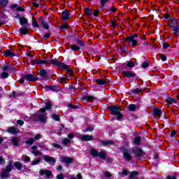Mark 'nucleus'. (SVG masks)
<instances>
[{
    "instance_id": "nucleus-1",
    "label": "nucleus",
    "mask_w": 179,
    "mask_h": 179,
    "mask_svg": "<svg viewBox=\"0 0 179 179\" xmlns=\"http://www.w3.org/2000/svg\"><path fill=\"white\" fill-rule=\"evenodd\" d=\"M120 150H124V152H123V158L127 162H131V160H132V155H131V153H134L136 159H139L143 157V156L146 155V153L143 152V150L139 147H136L132 150H128L125 147H121Z\"/></svg>"
},
{
    "instance_id": "nucleus-2",
    "label": "nucleus",
    "mask_w": 179,
    "mask_h": 179,
    "mask_svg": "<svg viewBox=\"0 0 179 179\" xmlns=\"http://www.w3.org/2000/svg\"><path fill=\"white\" fill-rule=\"evenodd\" d=\"M51 108H52V104L50 101H48L45 103V108H41L35 114L31 115L30 119L34 122H38V121L41 122H45V121H47V117H45V110H51Z\"/></svg>"
},
{
    "instance_id": "nucleus-3",
    "label": "nucleus",
    "mask_w": 179,
    "mask_h": 179,
    "mask_svg": "<svg viewBox=\"0 0 179 179\" xmlns=\"http://www.w3.org/2000/svg\"><path fill=\"white\" fill-rule=\"evenodd\" d=\"M15 19H19L20 24L22 27L19 30V33L23 36H27L29 34V30H30V24H29V20L24 17H22L20 14H17L15 16Z\"/></svg>"
},
{
    "instance_id": "nucleus-4",
    "label": "nucleus",
    "mask_w": 179,
    "mask_h": 179,
    "mask_svg": "<svg viewBox=\"0 0 179 179\" xmlns=\"http://www.w3.org/2000/svg\"><path fill=\"white\" fill-rule=\"evenodd\" d=\"M106 109L110 113V115H116V120L117 121H121L124 118V115L121 113V108L116 105H113L107 106Z\"/></svg>"
},
{
    "instance_id": "nucleus-5",
    "label": "nucleus",
    "mask_w": 179,
    "mask_h": 179,
    "mask_svg": "<svg viewBox=\"0 0 179 179\" xmlns=\"http://www.w3.org/2000/svg\"><path fill=\"white\" fill-rule=\"evenodd\" d=\"M12 169H13V164H12V161H9L6 169H3L0 174L1 178H9V173L12 171Z\"/></svg>"
},
{
    "instance_id": "nucleus-6",
    "label": "nucleus",
    "mask_w": 179,
    "mask_h": 179,
    "mask_svg": "<svg viewBox=\"0 0 179 179\" xmlns=\"http://www.w3.org/2000/svg\"><path fill=\"white\" fill-rule=\"evenodd\" d=\"M173 24H171V22L169 23V26L170 29H172L173 31V35L174 36H178L179 34V25H178V20L176 18H173Z\"/></svg>"
},
{
    "instance_id": "nucleus-7",
    "label": "nucleus",
    "mask_w": 179,
    "mask_h": 179,
    "mask_svg": "<svg viewBox=\"0 0 179 179\" xmlns=\"http://www.w3.org/2000/svg\"><path fill=\"white\" fill-rule=\"evenodd\" d=\"M42 159L50 166H55V163H57V160H55L54 157H51L48 155H43Z\"/></svg>"
},
{
    "instance_id": "nucleus-8",
    "label": "nucleus",
    "mask_w": 179,
    "mask_h": 179,
    "mask_svg": "<svg viewBox=\"0 0 179 179\" xmlns=\"http://www.w3.org/2000/svg\"><path fill=\"white\" fill-rule=\"evenodd\" d=\"M48 61H49L48 64H50L51 65H55V66H57L60 69H61L62 65L64 64V62L58 61V58H55V59H49Z\"/></svg>"
},
{
    "instance_id": "nucleus-9",
    "label": "nucleus",
    "mask_w": 179,
    "mask_h": 179,
    "mask_svg": "<svg viewBox=\"0 0 179 179\" xmlns=\"http://www.w3.org/2000/svg\"><path fill=\"white\" fill-rule=\"evenodd\" d=\"M43 89H48L51 92H60L61 90V87H59V85H45L43 86Z\"/></svg>"
},
{
    "instance_id": "nucleus-10",
    "label": "nucleus",
    "mask_w": 179,
    "mask_h": 179,
    "mask_svg": "<svg viewBox=\"0 0 179 179\" xmlns=\"http://www.w3.org/2000/svg\"><path fill=\"white\" fill-rule=\"evenodd\" d=\"M60 69H64V71H66L67 73L70 74V79L71 78H73L75 73H73V70L71 69L68 65L63 63V65L62 66Z\"/></svg>"
},
{
    "instance_id": "nucleus-11",
    "label": "nucleus",
    "mask_w": 179,
    "mask_h": 179,
    "mask_svg": "<svg viewBox=\"0 0 179 179\" xmlns=\"http://www.w3.org/2000/svg\"><path fill=\"white\" fill-rule=\"evenodd\" d=\"M38 20L45 30H48V29H50V25H48V23L45 22L43 17H39Z\"/></svg>"
},
{
    "instance_id": "nucleus-12",
    "label": "nucleus",
    "mask_w": 179,
    "mask_h": 179,
    "mask_svg": "<svg viewBox=\"0 0 179 179\" xmlns=\"http://www.w3.org/2000/svg\"><path fill=\"white\" fill-rule=\"evenodd\" d=\"M124 78H136V73L134 71H123Z\"/></svg>"
},
{
    "instance_id": "nucleus-13",
    "label": "nucleus",
    "mask_w": 179,
    "mask_h": 179,
    "mask_svg": "<svg viewBox=\"0 0 179 179\" xmlns=\"http://www.w3.org/2000/svg\"><path fill=\"white\" fill-rule=\"evenodd\" d=\"M80 99L83 101L87 102L94 101V100H96V99L92 95H82Z\"/></svg>"
},
{
    "instance_id": "nucleus-14",
    "label": "nucleus",
    "mask_w": 179,
    "mask_h": 179,
    "mask_svg": "<svg viewBox=\"0 0 179 179\" xmlns=\"http://www.w3.org/2000/svg\"><path fill=\"white\" fill-rule=\"evenodd\" d=\"M39 174L40 176H44L46 175L47 178H50V177H52V172L50 170H47V169H41L39 171Z\"/></svg>"
},
{
    "instance_id": "nucleus-15",
    "label": "nucleus",
    "mask_w": 179,
    "mask_h": 179,
    "mask_svg": "<svg viewBox=\"0 0 179 179\" xmlns=\"http://www.w3.org/2000/svg\"><path fill=\"white\" fill-rule=\"evenodd\" d=\"M2 70L6 72V71H10L11 72H15L16 69H15V65L8 63L7 65L4 66L2 68Z\"/></svg>"
},
{
    "instance_id": "nucleus-16",
    "label": "nucleus",
    "mask_w": 179,
    "mask_h": 179,
    "mask_svg": "<svg viewBox=\"0 0 179 179\" xmlns=\"http://www.w3.org/2000/svg\"><path fill=\"white\" fill-rule=\"evenodd\" d=\"M62 163H66V164H71L73 163V158L68 157H62L61 158Z\"/></svg>"
},
{
    "instance_id": "nucleus-17",
    "label": "nucleus",
    "mask_w": 179,
    "mask_h": 179,
    "mask_svg": "<svg viewBox=\"0 0 179 179\" xmlns=\"http://www.w3.org/2000/svg\"><path fill=\"white\" fill-rule=\"evenodd\" d=\"M3 54L6 57H9L10 58H12V57H17V54L12 52L9 49L6 50Z\"/></svg>"
},
{
    "instance_id": "nucleus-18",
    "label": "nucleus",
    "mask_w": 179,
    "mask_h": 179,
    "mask_svg": "<svg viewBox=\"0 0 179 179\" xmlns=\"http://www.w3.org/2000/svg\"><path fill=\"white\" fill-rule=\"evenodd\" d=\"M32 62L33 64H34V65H43L44 64H50V61L48 60H42V59H32Z\"/></svg>"
},
{
    "instance_id": "nucleus-19",
    "label": "nucleus",
    "mask_w": 179,
    "mask_h": 179,
    "mask_svg": "<svg viewBox=\"0 0 179 179\" xmlns=\"http://www.w3.org/2000/svg\"><path fill=\"white\" fill-rule=\"evenodd\" d=\"M39 76L43 78V80H48V76H47V70L45 69H41Z\"/></svg>"
},
{
    "instance_id": "nucleus-20",
    "label": "nucleus",
    "mask_w": 179,
    "mask_h": 179,
    "mask_svg": "<svg viewBox=\"0 0 179 179\" xmlns=\"http://www.w3.org/2000/svg\"><path fill=\"white\" fill-rule=\"evenodd\" d=\"M80 139L82 142H89L93 139V136L90 135H83L80 136Z\"/></svg>"
},
{
    "instance_id": "nucleus-21",
    "label": "nucleus",
    "mask_w": 179,
    "mask_h": 179,
    "mask_svg": "<svg viewBox=\"0 0 179 179\" xmlns=\"http://www.w3.org/2000/svg\"><path fill=\"white\" fill-rule=\"evenodd\" d=\"M162 109L157 107L154 108L153 115L155 117H162Z\"/></svg>"
},
{
    "instance_id": "nucleus-22",
    "label": "nucleus",
    "mask_w": 179,
    "mask_h": 179,
    "mask_svg": "<svg viewBox=\"0 0 179 179\" xmlns=\"http://www.w3.org/2000/svg\"><path fill=\"white\" fill-rule=\"evenodd\" d=\"M69 16H71V13L68 10H64L62 14V18L63 20H68L69 19Z\"/></svg>"
},
{
    "instance_id": "nucleus-23",
    "label": "nucleus",
    "mask_w": 179,
    "mask_h": 179,
    "mask_svg": "<svg viewBox=\"0 0 179 179\" xmlns=\"http://www.w3.org/2000/svg\"><path fill=\"white\" fill-rule=\"evenodd\" d=\"M7 131L9 134H12L13 135H17V134L19 133L17 131V129L15 127H8Z\"/></svg>"
},
{
    "instance_id": "nucleus-24",
    "label": "nucleus",
    "mask_w": 179,
    "mask_h": 179,
    "mask_svg": "<svg viewBox=\"0 0 179 179\" xmlns=\"http://www.w3.org/2000/svg\"><path fill=\"white\" fill-rule=\"evenodd\" d=\"M13 166V167H15V169H17L18 171H20V170L23 169V164L20 162H15Z\"/></svg>"
},
{
    "instance_id": "nucleus-25",
    "label": "nucleus",
    "mask_w": 179,
    "mask_h": 179,
    "mask_svg": "<svg viewBox=\"0 0 179 179\" xmlns=\"http://www.w3.org/2000/svg\"><path fill=\"white\" fill-rule=\"evenodd\" d=\"M34 76L31 73H27L24 75V78L25 80H27L28 82H33V78Z\"/></svg>"
},
{
    "instance_id": "nucleus-26",
    "label": "nucleus",
    "mask_w": 179,
    "mask_h": 179,
    "mask_svg": "<svg viewBox=\"0 0 179 179\" xmlns=\"http://www.w3.org/2000/svg\"><path fill=\"white\" fill-rule=\"evenodd\" d=\"M101 145H102V146H107L108 145H114V141H110V140L101 141Z\"/></svg>"
},
{
    "instance_id": "nucleus-27",
    "label": "nucleus",
    "mask_w": 179,
    "mask_h": 179,
    "mask_svg": "<svg viewBox=\"0 0 179 179\" xmlns=\"http://www.w3.org/2000/svg\"><path fill=\"white\" fill-rule=\"evenodd\" d=\"M76 43L78 44V45H79L80 47H86V42L79 39V38H76Z\"/></svg>"
},
{
    "instance_id": "nucleus-28",
    "label": "nucleus",
    "mask_w": 179,
    "mask_h": 179,
    "mask_svg": "<svg viewBox=\"0 0 179 179\" xmlns=\"http://www.w3.org/2000/svg\"><path fill=\"white\" fill-rule=\"evenodd\" d=\"M96 82L97 85H99V86H103L104 85H107V81L104 80L101 78L96 79Z\"/></svg>"
},
{
    "instance_id": "nucleus-29",
    "label": "nucleus",
    "mask_w": 179,
    "mask_h": 179,
    "mask_svg": "<svg viewBox=\"0 0 179 179\" xmlns=\"http://www.w3.org/2000/svg\"><path fill=\"white\" fill-rule=\"evenodd\" d=\"M32 26L33 27H35V29H39L40 25H38V22H37V20H36V17H32Z\"/></svg>"
},
{
    "instance_id": "nucleus-30",
    "label": "nucleus",
    "mask_w": 179,
    "mask_h": 179,
    "mask_svg": "<svg viewBox=\"0 0 179 179\" xmlns=\"http://www.w3.org/2000/svg\"><path fill=\"white\" fill-rule=\"evenodd\" d=\"M11 143L13 145V146H19V138H17V137H13L11 139Z\"/></svg>"
},
{
    "instance_id": "nucleus-31",
    "label": "nucleus",
    "mask_w": 179,
    "mask_h": 179,
    "mask_svg": "<svg viewBox=\"0 0 179 179\" xmlns=\"http://www.w3.org/2000/svg\"><path fill=\"white\" fill-rule=\"evenodd\" d=\"M142 141V137L141 136H136L134 140V143L136 146L141 145V141Z\"/></svg>"
},
{
    "instance_id": "nucleus-32",
    "label": "nucleus",
    "mask_w": 179,
    "mask_h": 179,
    "mask_svg": "<svg viewBox=\"0 0 179 179\" xmlns=\"http://www.w3.org/2000/svg\"><path fill=\"white\" fill-rule=\"evenodd\" d=\"M98 157H99V159H101L102 160H106V157H107V154H106V152L103 151H101L98 154Z\"/></svg>"
},
{
    "instance_id": "nucleus-33",
    "label": "nucleus",
    "mask_w": 179,
    "mask_h": 179,
    "mask_svg": "<svg viewBox=\"0 0 179 179\" xmlns=\"http://www.w3.org/2000/svg\"><path fill=\"white\" fill-rule=\"evenodd\" d=\"M143 3L144 5V6H157V4L156 3H153L152 2H150V1H143Z\"/></svg>"
},
{
    "instance_id": "nucleus-34",
    "label": "nucleus",
    "mask_w": 179,
    "mask_h": 179,
    "mask_svg": "<svg viewBox=\"0 0 179 179\" xmlns=\"http://www.w3.org/2000/svg\"><path fill=\"white\" fill-rule=\"evenodd\" d=\"M85 15H86V16H92L93 15V13H92V9L90 8H85Z\"/></svg>"
},
{
    "instance_id": "nucleus-35",
    "label": "nucleus",
    "mask_w": 179,
    "mask_h": 179,
    "mask_svg": "<svg viewBox=\"0 0 179 179\" xmlns=\"http://www.w3.org/2000/svg\"><path fill=\"white\" fill-rule=\"evenodd\" d=\"M139 92H145V90L136 88L131 91V94H139Z\"/></svg>"
},
{
    "instance_id": "nucleus-36",
    "label": "nucleus",
    "mask_w": 179,
    "mask_h": 179,
    "mask_svg": "<svg viewBox=\"0 0 179 179\" xmlns=\"http://www.w3.org/2000/svg\"><path fill=\"white\" fill-rule=\"evenodd\" d=\"M127 68L132 69V68H135V63H134V62H132V60L130 59L129 62H127Z\"/></svg>"
},
{
    "instance_id": "nucleus-37",
    "label": "nucleus",
    "mask_w": 179,
    "mask_h": 179,
    "mask_svg": "<svg viewBox=\"0 0 179 179\" xmlns=\"http://www.w3.org/2000/svg\"><path fill=\"white\" fill-rule=\"evenodd\" d=\"M90 153L93 157H99V152L96 149L91 150Z\"/></svg>"
},
{
    "instance_id": "nucleus-38",
    "label": "nucleus",
    "mask_w": 179,
    "mask_h": 179,
    "mask_svg": "<svg viewBox=\"0 0 179 179\" xmlns=\"http://www.w3.org/2000/svg\"><path fill=\"white\" fill-rule=\"evenodd\" d=\"M62 143L63 145H64V146H66V145H71V143H72V142L69 138H64L62 140Z\"/></svg>"
},
{
    "instance_id": "nucleus-39",
    "label": "nucleus",
    "mask_w": 179,
    "mask_h": 179,
    "mask_svg": "<svg viewBox=\"0 0 179 179\" xmlns=\"http://www.w3.org/2000/svg\"><path fill=\"white\" fill-rule=\"evenodd\" d=\"M70 48L73 51H79V50H80V47H79L78 45H75V44L71 45Z\"/></svg>"
},
{
    "instance_id": "nucleus-40",
    "label": "nucleus",
    "mask_w": 179,
    "mask_h": 179,
    "mask_svg": "<svg viewBox=\"0 0 179 179\" xmlns=\"http://www.w3.org/2000/svg\"><path fill=\"white\" fill-rule=\"evenodd\" d=\"M67 107H69V108H71V110H76V109L79 108L78 106L73 105V104H72V103H68Z\"/></svg>"
},
{
    "instance_id": "nucleus-41",
    "label": "nucleus",
    "mask_w": 179,
    "mask_h": 179,
    "mask_svg": "<svg viewBox=\"0 0 179 179\" xmlns=\"http://www.w3.org/2000/svg\"><path fill=\"white\" fill-rule=\"evenodd\" d=\"M128 40H129V42L131 43V45L133 47H136L138 45V40H136V39H131V38H129Z\"/></svg>"
},
{
    "instance_id": "nucleus-42",
    "label": "nucleus",
    "mask_w": 179,
    "mask_h": 179,
    "mask_svg": "<svg viewBox=\"0 0 179 179\" xmlns=\"http://www.w3.org/2000/svg\"><path fill=\"white\" fill-rule=\"evenodd\" d=\"M135 176H139V171H132V172L130 173L129 178H134L135 177Z\"/></svg>"
},
{
    "instance_id": "nucleus-43",
    "label": "nucleus",
    "mask_w": 179,
    "mask_h": 179,
    "mask_svg": "<svg viewBox=\"0 0 179 179\" xmlns=\"http://www.w3.org/2000/svg\"><path fill=\"white\" fill-rule=\"evenodd\" d=\"M8 3H9V1H0V6L1 8H5L8 6Z\"/></svg>"
},
{
    "instance_id": "nucleus-44",
    "label": "nucleus",
    "mask_w": 179,
    "mask_h": 179,
    "mask_svg": "<svg viewBox=\"0 0 179 179\" xmlns=\"http://www.w3.org/2000/svg\"><path fill=\"white\" fill-rule=\"evenodd\" d=\"M34 143V138H29L27 141H26V145H28L29 146L33 145Z\"/></svg>"
},
{
    "instance_id": "nucleus-45",
    "label": "nucleus",
    "mask_w": 179,
    "mask_h": 179,
    "mask_svg": "<svg viewBox=\"0 0 179 179\" xmlns=\"http://www.w3.org/2000/svg\"><path fill=\"white\" fill-rule=\"evenodd\" d=\"M129 111H135L136 110V105L131 103L129 106Z\"/></svg>"
},
{
    "instance_id": "nucleus-46",
    "label": "nucleus",
    "mask_w": 179,
    "mask_h": 179,
    "mask_svg": "<svg viewBox=\"0 0 179 179\" xmlns=\"http://www.w3.org/2000/svg\"><path fill=\"white\" fill-rule=\"evenodd\" d=\"M9 77V73H6V72H3L1 74V79H7V78Z\"/></svg>"
},
{
    "instance_id": "nucleus-47",
    "label": "nucleus",
    "mask_w": 179,
    "mask_h": 179,
    "mask_svg": "<svg viewBox=\"0 0 179 179\" xmlns=\"http://www.w3.org/2000/svg\"><path fill=\"white\" fill-rule=\"evenodd\" d=\"M52 147L55 148L56 149H59L60 150H62L64 149V148H62V146H61L59 144H57L55 143H53L52 144Z\"/></svg>"
},
{
    "instance_id": "nucleus-48",
    "label": "nucleus",
    "mask_w": 179,
    "mask_h": 179,
    "mask_svg": "<svg viewBox=\"0 0 179 179\" xmlns=\"http://www.w3.org/2000/svg\"><path fill=\"white\" fill-rule=\"evenodd\" d=\"M41 162V158L38 157L37 159L32 161L31 165L36 166V164H38Z\"/></svg>"
},
{
    "instance_id": "nucleus-49",
    "label": "nucleus",
    "mask_w": 179,
    "mask_h": 179,
    "mask_svg": "<svg viewBox=\"0 0 179 179\" xmlns=\"http://www.w3.org/2000/svg\"><path fill=\"white\" fill-rule=\"evenodd\" d=\"M52 119L55 121H60L61 119H59V116L55 113L52 115Z\"/></svg>"
},
{
    "instance_id": "nucleus-50",
    "label": "nucleus",
    "mask_w": 179,
    "mask_h": 179,
    "mask_svg": "<svg viewBox=\"0 0 179 179\" xmlns=\"http://www.w3.org/2000/svg\"><path fill=\"white\" fill-rule=\"evenodd\" d=\"M108 12H113V13H115V12H117V8L114 7V6H111L108 8Z\"/></svg>"
},
{
    "instance_id": "nucleus-51",
    "label": "nucleus",
    "mask_w": 179,
    "mask_h": 179,
    "mask_svg": "<svg viewBox=\"0 0 179 179\" xmlns=\"http://www.w3.org/2000/svg\"><path fill=\"white\" fill-rule=\"evenodd\" d=\"M49 37H51V34L50 33H45L43 37L41 38L42 40H48Z\"/></svg>"
},
{
    "instance_id": "nucleus-52",
    "label": "nucleus",
    "mask_w": 179,
    "mask_h": 179,
    "mask_svg": "<svg viewBox=\"0 0 179 179\" xmlns=\"http://www.w3.org/2000/svg\"><path fill=\"white\" fill-rule=\"evenodd\" d=\"M149 65H150L149 62H143L141 65V68L143 69H146V68H149Z\"/></svg>"
},
{
    "instance_id": "nucleus-53",
    "label": "nucleus",
    "mask_w": 179,
    "mask_h": 179,
    "mask_svg": "<svg viewBox=\"0 0 179 179\" xmlns=\"http://www.w3.org/2000/svg\"><path fill=\"white\" fill-rule=\"evenodd\" d=\"M93 131H94V129H93V127H88L83 131V132H93Z\"/></svg>"
},
{
    "instance_id": "nucleus-54",
    "label": "nucleus",
    "mask_w": 179,
    "mask_h": 179,
    "mask_svg": "<svg viewBox=\"0 0 179 179\" xmlns=\"http://www.w3.org/2000/svg\"><path fill=\"white\" fill-rule=\"evenodd\" d=\"M65 80H66V78H65V76H63L61 78H60V83L62 85H66V82H65Z\"/></svg>"
},
{
    "instance_id": "nucleus-55",
    "label": "nucleus",
    "mask_w": 179,
    "mask_h": 179,
    "mask_svg": "<svg viewBox=\"0 0 179 179\" xmlns=\"http://www.w3.org/2000/svg\"><path fill=\"white\" fill-rule=\"evenodd\" d=\"M160 55V59H162V61L164 62V61H167V57H166V55L164 54H159Z\"/></svg>"
},
{
    "instance_id": "nucleus-56",
    "label": "nucleus",
    "mask_w": 179,
    "mask_h": 179,
    "mask_svg": "<svg viewBox=\"0 0 179 179\" xmlns=\"http://www.w3.org/2000/svg\"><path fill=\"white\" fill-rule=\"evenodd\" d=\"M107 3V1H101V6H99V9H104V6Z\"/></svg>"
},
{
    "instance_id": "nucleus-57",
    "label": "nucleus",
    "mask_w": 179,
    "mask_h": 179,
    "mask_svg": "<svg viewBox=\"0 0 179 179\" xmlns=\"http://www.w3.org/2000/svg\"><path fill=\"white\" fill-rule=\"evenodd\" d=\"M162 45H163L164 50H166L170 47V44H169L167 42H164Z\"/></svg>"
},
{
    "instance_id": "nucleus-58",
    "label": "nucleus",
    "mask_w": 179,
    "mask_h": 179,
    "mask_svg": "<svg viewBox=\"0 0 179 179\" xmlns=\"http://www.w3.org/2000/svg\"><path fill=\"white\" fill-rule=\"evenodd\" d=\"M56 178L57 179H64L65 176L63 173H60V174L57 175Z\"/></svg>"
},
{
    "instance_id": "nucleus-59",
    "label": "nucleus",
    "mask_w": 179,
    "mask_h": 179,
    "mask_svg": "<svg viewBox=\"0 0 179 179\" xmlns=\"http://www.w3.org/2000/svg\"><path fill=\"white\" fill-rule=\"evenodd\" d=\"M165 101H166V103L169 105L173 104V101H171V97H168L165 99Z\"/></svg>"
},
{
    "instance_id": "nucleus-60",
    "label": "nucleus",
    "mask_w": 179,
    "mask_h": 179,
    "mask_svg": "<svg viewBox=\"0 0 179 179\" xmlns=\"http://www.w3.org/2000/svg\"><path fill=\"white\" fill-rule=\"evenodd\" d=\"M99 13H100V10L99 9H96V10H95L93 15H94V17H99Z\"/></svg>"
},
{
    "instance_id": "nucleus-61",
    "label": "nucleus",
    "mask_w": 179,
    "mask_h": 179,
    "mask_svg": "<svg viewBox=\"0 0 179 179\" xmlns=\"http://www.w3.org/2000/svg\"><path fill=\"white\" fill-rule=\"evenodd\" d=\"M129 38H131V40H135V38H138V34H134L131 35Z\"/></svg>"
},
{
    "instance_id": "nucleus-62",
    "label": "nucleus",
    "mask_w": 179,
    "mask_h": 179,
    "mask_svg": "<svg viewBox=\"0 0 179 179\" xmlns=\"http://www.w3.org/2000/svg\"><path fill=\"white\" fill-rule=\"evenodd\" d=\"M104 176L105 177H106L107 178H110L111 177V173L108 171H106L104 172Z\"/></svg>"
},
{
    "instance_id": "nucleus-63",
    "label": "nucleus",
    "mask_w": 179,
    "mask_h": 179,
    "mask_svg": "<svg viewBox=\"0 0 179 179\" xmlns=\"http://www.w3.org/2000/svg\"><path fill=\"white\" fill-rule=\"evenodd\" d=\"M83 177L82 176L81 173H78L77 174V178H71V179H82Z\"/></svg>"
},
{
    "instance_id": "nucleus-64",
    "label": "nucleus",
    "mask_w": 179,
    "mask_h": 179,
    "mask_svg": "<svg viewBox=\"0 0 179 179\" xmlns=\"http://www.w3.org/2000/svg\"><path fill=\"white\" fill-rule=\"evenodd\" d=\"M165 179H177V176H168L166 177Z\"/></svg>"
}]
</instances>
